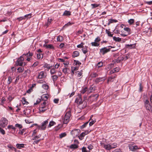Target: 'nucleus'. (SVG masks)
<instances>
[{"instance_id":"nucleus-1","label":"nucleus","mask_w":152,"mask_h":152,"mask_svg":"<svg viewBox=\"0 0 152 152\" xmlns=\"http://www.w3.org/2000/svg\"><path fill=\"white\" fill-rule=\"evenodd\" d=\"M103 148L107 150H110L111 149L116 148L117 146V144L115 143H114L111 144H102Z\"/></svg>"},{"instance_id":"nucleus-2","label":"nucleus","mask_w":152,"mask_h":152,"mask_svg":"<svg viewBox=\"0 0 152 152\" xmlns=\"http://www.w3.org/2000/svg\"><path fill=\"white\" fill-rule=\"evenodd\" d=\"M71 116V113L70 111H68L66 113L63 118V123L67 124L70 120V118Z\"/></svg>"},{"instance_id":"nucleus-3","label":"nucleus","mask_w":152,"mask_h":152,"mask_svg":"<svg viewBox=\"0 0 152 152\" xmlns=\"http://www.w3.org/2000/svg\"><path fill=\"white\" fill-rule=\"evenodd\" d=\"M111 46H109L107 47H105L102 48L100 50V53L103 55L110 51V49L113 48Z\"/></svg>"},{"instance_id":"nucleus-4","label":"nucleus","mask_w":152,"mask_h":152,"mask_svg":"<svg viewBox=\"0 0 152 152\" xmlns=\"http://www.w3.org/2000/svg\"><path fill=\"white\" fill-rule=\"evenodd\" d=\"M144 103L145 109L150 112H152V106L150 104L149 101L148 99L145 100L144 101Z\"/></svg>"},{"instance_id":"nucleus-5","label":"nucleus","mask_w":152,"mask_h":152,"mask_svg":"<svg viewBox=\"0 0 152 152\" xmlns=\"http://www.w3.org/2000/svg\"><path fill=\"white\" fill-rule=\"evenodd\" d=\"M23 56H23V55L21 56L20 58L18 59L16 62V64L17 66H22L25 65L23 62L24 59L23 57Z\"/></svg>"},{"instance_id":"nucleus-6","label":"nucleus","mask_w":152,"mask_h":152,"mask_svg":"<svg viewBox=\"0 0 152 152\" xmlns=\"http://www.w3.org/2000/svg\"><path fill=\"white\" fill-rule=\"evenodd\" d=\"M8 122V120L6 118L2 117L0 120V126L2 127H4L7 124Z\"/></svg>"},{"instance_id":"nucleus-7","label":"nucleus","mask_w":152,"mask_h":152,"mask_svg":"<svg viewBox=\"0 0 152 152\" xmlns=\"http://www.w3.org/2000/svg\"><path fill=\"white\" fill-rule=\"evenodd\" d=\"M48 124V121L47 120L44 121L42 122L41 125L38 126L39 129L42 130H45L46 129L47 125Z\"/></svg>"},{"instance_id":"nucleus-8","label":"nucleus","mask_w":152,"mask_h":152,"mask_svg":"<svg viewBox=\"0 0 152 152\" xmlns=\"http://www.w3.org/2000/svg\"><path fill=\"white\" fill-rule=\"evenodd\" d=\"M129 148L130 150L132 151H134L137 149L140 148V147H138L137 145L131 144L129 145Z\"/></svg>"},{"instance_id":"nucleus-9","label":"nucleus","mask_w":152,"mask_h":152,"mask_svg":"<svg viewBox=\"0 0 152 152\" xmlns=\"http://www.w3.org/2000/svg\"><path fill=\"white\" fill-rule=\"evenodd\" d=\"M75 102L77 104H80L83 103L81 95H79L75 100Z\"/></svg>"},{"instance_id":"nucleus-10","label":"nucleus","mask_w":152,"mask_h":152,"mask_svg":"<svg viewBox=\"0 0 152 152\" xmlns=\"http://www.w3.org/2000/svg\"><path fill=\"white\" fill-rule=\"evenodd\" d=\"M86 92L87 94L89 93V91L88 90V87H83L82 88V89L80 91V94H84Z\"/></svg>"},{"instance_id":"nucleus-11","label":"nucleus","mask_w":152,"mask_h":152,"mask_svg":"<svg viewBox=\"0 0 152 152\" xmlns=\"http://www.w3.org/2000/svg\"><path fill=\"white\" fill-rule=\"evenodd\" d=\"M43 46L44 47H45L46 48L49 49H54V48L53 45L51 44H44L43 45Z\"/></svg>"},{"instance_id":"nucleus-12","label":"nucleus","mask_w":152,"mask_h":152,"mask_svg":"<svg viewBox=\"0 0 152 152\" xmlns=\"http://www.w3.org/2000/svg\"><path fill=\"white\" fill-rule=\"evenodd\" d=\"M135 44H126L125 45V47L127 48L132 49L134 48L135 47Z\"/></svg>"},{"instance_id":"nucleus-13","label":"nucleus","mask_w":152,"mask_h":152,"mask_svg":"<svg viewBox=\"0 0 152 152\" xmlns=\"http://www.w3.org/2000/svg\"><path fill=\"white\" fill-rule=\"evenodd\" d=\"M86 135V132H83L78 136V137L80 140H82L83 139L84 137Z\"/></svg>"},{"instance_id":"nucleus-14","label":"nucleus","mask_w":152,"mask_h":152,"mask_svg":"<svg viewBox=\"0 0 152 152\" xmlns=\"http://www.w3.org/2000/svg\"><path fill=\"white\" fill-rule=\"evenodd\" d=\"M44 77V72L43 71L40 72L39 73V75L38 76V78L39 79H42Z\"/></svg>"},{"instance_id":"nucleus-15","label":"nucleus","mask_w":152,"mask_h":152,"mask_svg":"<svg viewBox=\"0 0 152 152\" xmlns=\"http://www.w3.org/2000/svg\"><path fill=\"white\" fill-rule=\"evenodd\" d=\"M79 55V53L78 51H75L73 52L72 54L73 57H75L78 56Z\"/></svg>"},{"instance_id":"nucleus-16","label":"nucleus","mask_w":152,"mask_h":152,"mask_svg":"<svg viewBox=\"0 0 152 152\" xmlns=\"http://www.w3.org/2000/svg\"><path fill=\"white\" fill-rule=\"evenodd\" d=\"M33 55V53H31L30 51H28V52L27 53H24L23 54V56H29L30 57H31Z\"/></svg>"},{"instance_id":"nucleus-17","label":"nucleus","mask_w":152,"mask_h":152,"mask_svg":"<svg viewBox=\"0 0 152 152\" xmlns=\"http://www.w3.org/2000/svg\"><path fill=\"white\" fill-rule=\"evenodd\" d=\"M16 146L18 149H21L24 147V144H17Z\"/></svg>"},{"instance_id":"nucleus-18","label":"nucleus","mask_w":152,"mask_h":152,"mask_svg":"<svg viewBox=\"0 0 152 152\" xmlns=\"http://www.w3.org/2000/svg\"><path fill=\"white\" fill-rule=\"evenodd\" d=\"M103 78L102 77H99L96 78L95 80V82L96 83H98L99 82L104 80L103 79Z\"/></svg>"},{"instance_id":"nucleus-19","label":"nucleus","mask_w":152,"mask_h":152,"mask_svg":"<svg viewBox=\"0 0 152 152\" xmlns=\"http://www.w3.org/2000/svg\"><path fill=\"white\" fill-rule=\"evenodd\" d=\"M48 109V107H40L39 108V110L40 111L44 112L46 110Z\"/></svg>"},{"instance_id":"nucleus-20","label":"nucleus","mask_w":152,"mask_h":152,"mask_svg":"<svg viewBox=\"0 0 152 152\" xmlns=\"http://www.w3.org/2000/svg\"><path fill=\"white\" fill-rule=\"evenodd\" d=\"M88 47L85 46V47H84L82 49V52L83 53L85 54L88 52V50H87V48Z\"/></svg>"},{"instance_id":"nucleus-21","label":"nucleus","mask_w":152,"mask_h":152,"mask_svg":"<svg viewBox=\"0 0 152 152\" xmlns=\"http://www.w3.org/2000/svg\"><path fill=\"white\" fill-rule=\"evenodd\" d=\"M106 33L107 34L108 36L109 37H112L113 33V32H111L110 31H108L107 29L105 30Z\"/></svg>"},{"instance_id":"nucleus-22","label":"nucleus","mask_w":152,"mask_h":152,"mask_svg":"<svg viewBox=\"0 0 152 152\" xmlns=\"http://www.w3.org/2000/svg\"><path fill=\"white\" fill-rule=\"evenodd\" d=\"M71 15V12L70 11L67 10H65L63 14V15H66V16H68V15Z\"/></svg>"},{"instance_id":"nucleus-23","label":"nucleus","mask_w":152,"mask_h":152,"mask_svg":"<svg viewBox=\"0 0 152 152\" xmlns=\"http://www.w3.org/2000/svg\"><path fill=\"white\" fill-rule=\"evenodd\" d=\"M56 124V122L53 121H50L49 123V125L48 126V127H50L51 126L54 125Z\"/></svg>"},{"instance_id":"nucleus-24","label":"nucleus","mask_w":152,"mask_h":152,"mask_svg":"<svg viewBox=\"0 0 152 152\" xmlns=\"http://www.w3.org/2000/svg\"><path fill=\"white\" fill-rule=\"evenodd\" d=\"M113 39L116 41L119 42L121 41V38L119 37H113Z\"/></svg>"},{"instance_id":"nucleus-25","label":"nucleus","mask_w":152,"mask_h":152,"mask_svg":"<svg viewBox=\"0 0 152 152\" xmlns=\"http://www.w3.org/2000/svg\"><path fill=\"white\" fill-rule=\"evenodd\" d=\"M130 54H127L126 56H125L124 57H123L122 59L125 60H126L130 57Z\"/></svg>"},{"instance_id":"nucleus-26","label":"nucleus","mask_w":152,"mask_h":152,"mask_svg":"<svg viewBox=\"0 0 152 152\" xmlns=\"http://www.w3.org/2000/svg\"><path fill=\"white\" fill-rule=\"evenodd\" d=\"M66 134L65 132H64L61 133L59 135V137L60 138H62L63 137L66 136Z\"/></svg>"},{"instance_id":"nucleus-27","label":"nucleus","mask_w":152,"mask_h":152,"mask_svg":"<svg viewBox=\"0 0 152 152\" xmlns=\"http://www.w3.org/2000/svg\"><path fill=\"white\" fill-rule=\"evenodd\" d=\"M98 74L95 72H93L91 75V77L92 78H95L98 76Z\"/></svg>"},{"instance_id":"nucleus-28","label":"nucleus","mask_w":152,"mask_h":152,"mask_svg":"<svg viewBox=\"0 0 152 152\" xmlns=\"http://www.w3.org/2000/svg\"><path fill=\"white\" fill-rule=\"evenodd\" d=\"M64 39L63 37L62 36H59L58 37L57 40L58 41L62 42Z\"/></svg>"},{"instance_id":"nucleus-29","label":"nucleus","mask_w":152,"mask_h":152,"mask_svg":"<svg viewBox=\"0 0 152 152\" xmlns=\"http://www.w3.org/2000/svg\"><path fill=\"white\" fill-rule=\"evenodd\" d=\"M124 30L127 32V34H130V28L129 27H125L124 28Z\"/></svg>"},{"instance_id":"nucleus-30","label":"nucleus","mask_w":152,"mask_h":152,"mask_svg":"<svg viewBox=\"0 0 152 152\" xmlns=\"http://www.w3.org/2000/svg\"><path fill=\"white\" fill-rule=\"evenodd\" d=\"M7 128L9 129H12L15 132L16 129L15 127H14L13 125H9L8 126Z\"/></svg>"},{"instance_id":"nucleus-31","label":"nucleus","mask_w":152,"mask_h":152,"mask_svg":"<svg viewBox=\"0 0 152 152\" xmlns=\"http://www.w3.org/2000/svg\"><path fill=\"white\" fill-rule=\"evenodd\" d=\"M91 44L92 46H94L98 47L99 45V43H97V42L95 41L94 42H92L91 43Z\"/></svg>"},{"instance_id":"nucleus-32","label":"nucleus","mask_w":152,"mask_h":152,"mask_svg":"<svg viewBox=\"0 0 152 152\" xmlns=\"http://www.w3.org/2000/svg\"><path fill=\"white\" fill-rule=\"evenodd\" d=\"M45 68H47L48 69H50L52 67V66H50L49 64H46L43 66Z\"/></svg>"},{"instance_id":"nucleus-33","label":"nucleus","mask_w":152,"mask_h":152,"mask_svg":"<svg viewBox=\"0 0 152 152\" xmlns=\"http://www.w3.org/2000/svg\"><path fill=\"white\" fill-rule=\"evenodd\" d=\"M74 132V133L75 134V132H77V134H79L80 132V131L79 129H74L73 130H72L71 132V133H72L73 132Z\"/></svg>"},{"instance_id":"nucleus-34","label":"nucleus","mask_w":152,"mask_h":152,"mask_svg":"<svg viewBox=\"0 0 152 152\" xmlns=\"http://www.w3.org/2000/svg\"><path fill=\"white\" fill-rule=\"evenodd\" d=\"M78 146L76 144H72L70 146L71 148L76 149L78 148Z\"/></svg>"},{"instance_id":"nucleus-35","label":"nucleus","mask_w":152,"mask_h":152,"mask_svg":"<svg viewBox=\"0 0 152 152\" xmlns=\"http://www.w3.org/2000/svg\"><path fill=\"white\" fill-rule=\"evenodd\" d=\"M88 121L86 122L83 125H82L80 126V129H83L86 126L88 125Z\"/></svg>"},{"instance_id":"nucleus-36","label":"nucleus","mask_w":152,"mask_h":152,"mask_svg":"<svg viewBox=\"0 0 152 152\" xmlns=\"http://www.w3.org/2000/svg\"><path fill=\"white\" fill-rule=\"evenodd\" d=\"M74 23H73L70 22H69L66 24H65V25L64 26V28H66L69 26L71 25H72Z\"/></svg>"},{"instance_id":"nucleus-37","label":"nucleus","mask_w":152,"mask_h":152,"mask_svg":"<svg viewBox=\"0 0 152 152\" xmlns=\"http://www.w3.org/2000/svg\"><path fill=\"white\" fill-rule=\"evenodd\" d=\"M32 15V14L31 13H29V14L25 15L24 17H25V19L26 18H27V19H28V18H31V17Z\"/></svg>"},{"instance_id":"nucleus-38","label":"nucleus","mask_w":152,"mask_h":152,"mask_svg":"<svg viewBox=\"0 0 152 152\" xmlns=\"http://www.w3.org/2000/svg\"><path fill=\"white\" fill-rule=\"evenodd\" d=\"M22 102L23 103V104H27L28 103V102L26 101V99L24 98L23 97L22 98Z\"/></svg>"},{"instance_id":"nucleus-39","label":"nucleus","mask_w":152,"mask_h":152,"mask_svg":"<svg viewBox=\"0 0 152 152\" xmlns=\"http://www.w3.org/2000/svg\"><path fill=\"white\" fill-rule=\"evenodd\" d=\"M134 20L133 19H131L128 21V22L130 25H132L134 22Z\"/></svg>"},{"instance_id":"nucleus-40","label":"nucleus","mask_w":152,"mask_h":152,"mask_svg":"<svg viewBox=\"0 0 152 152\" xmlns=\"http://www.w3.org/2000/svg\"><path fill=\"white\" fill-rule=\"evenodd\" d=\"M74 64L76 65H80L81 64V63L78 61L74 60Z\"/></svg>"},{"instance_id":"nucleus-41","label":"nucleus","mask_w":152,"mask_h":152,"mask_svg":"<svg viewBox=\"0 0 152 152\" xmlns=\"http://www.w3.org/2000/svg\"><path fill=\"white\" fill-rule=\"evenodd\" d=\"M84 43L82 42L80 44L78 45L77 46V47L80 48H83L84 47L83 46Z\"/></svg>"},{"instance_id":"nucleus-42","label":"nucleus","mask_w":152,"mask_h":152,"mask_svg":"<svg viewBox=\"0 0 152 152\" xmlns=\"http://www.w3.org/2000/svg\"><path fill=\"white\" fill-rule=\"evenodd\" d=\"M99 4H91V5L92 6V8L97 7L99 6Z\"/></svg>"},{"instance_id":"nucleus-43","label":"nucleus","mask_w":152,"mask_h":152,"mask_svg":"<svg viewBox=\"0 0 152 152\" xmlns=\"http://www.w3.org/2000/svg\"><path fill=\"white\" fill-rule=\"evenodd\" d=\"M42 87L45 89L47 90L48 88V86L46 84H43L42 86Z\"/></svg>"},{"instance_id":"nucleus-44","label":"nucleus","mask_w":152,"mask_h":152,"mask_svg":"<svg viewBox=\"0 0 152 152\" xmlns=\"http://www.w3.org/2000/svg\"><path fill=\"white\" fill-rule=\"evenodd\" d=\"M52 79L54 82L55 81L57 80V78H58V76L57 75H53L52 76Z\"/></svg>"},{"instance_id":"nucleus-45","label":"nucleus","mask_w":152,"mask_h":152,"mask_svg":"<svg viewBox=\"0 0 152 152\" xmlns=\"http://www.w3.org/2000/svg\"><path fill=\"white\" fill-rule=\"evenodd\" d=\"M122 58L121 57H118L116 60L115 61L117 63H119L121 62V60H122Z\"/></svg>"},{"instance_id":"nucleus-46","label":"nucleus","mask_w":152,"mask_h":152,"mask_svg":"<svg viewBox=\"0 0 152 152\" xmlns=\"http://www.w3.org/2000/svg\"><path fill=\"white\" fill-rule=\"evenodd\" d=\"M82 152H90V151H87L86 147H83L82 149Z\"/></svg>"},{"instance_id":"nucleus-47","label":"nucleus","mask_w":152,"mask_h":152,"mask_svg":"<svg viewBox=\"0 0 152 152\" xmlns=\"http://www.w3.org/2000/svg\"><path fill=\"white\" fill-rule=\"evenodd\" d=\"M16 19L18 20L19 21H20L23 20H25V17L24 16L20 17L19 18H18Z\"/></svg>"},{"instance_id":"nucleus-48","label":"nucleus","mask_w":152,"mask_h":152,"mask_svg":"<svg viewBox=\"0 0 152 152\" xmlns=\"http://www.w3.org/2000/svg\"><path fill=\"white\" fill-rule=\"evenodd\" d=\"M12 81V79L11 78V77L10 76L8 77V81H7V83L8 84H10Z\"/></svg>"},{"instance_id":"nucleus-49","label":"nucleus","mask_w":152,"mask_h":152,"mask_svg":"<svg viewBox=\"0 0 152 152\" xmlns=\"http://www.w3.org/2000/svg\"><path fill=\"white\" fill-rule=\"evenodd\" d=\"M56 73L55 69L54 68H52L50 70V73L51 75L53 74Z\"/></svg>"},{"instance_id":"nucleus-50","label":"nucleus","mask_w":152,"mask_h":152,"mask_svg":"<svg viewBox=\"0 0 152 152\" xmlns=\"http://www.w3.org/2000/svg\"><path fill=\"white\" fill-rule=\"evenodd\" d=\"M103 65V63L101 62H99L97 64L98 68H99L102 66Z\"/></svg>"},{"instance_id":"nucleus-51","label":"nucleus","mask_w":152,"mask_h":152,"mask_svg":"<svg viewBox=\"0 0 152 152\" xmlns=\"http://www.w3.org/2000/svg\"><path fill=\"white\" fill-rule=\"evenodd\" d=\"M15 126L16 127H18L19 129H21L22 128V126L21 124H15Z\"/></svg>"},{"instance_id":"nucleus-52","label":"nucleus","mask_w":152,"mask_h":152,"mask_svg":"<svg viewBox=\"0 0 152 152\" xmlns=\"http://www.w3.org/2000/svg\"><path fill=\"white\" fill-rule=\"evenodd\" d=\"M95 122H96L95 120H92V121L91 122H90L89 123V125L90 126H92Z\"/></svg>"},{"instance_id":"nucleus-53","label":"nucleus","mask_w":152,"mask_h":152,"mask_svg":"<svg viewBox=\"0 0 152 152\" xmlns=\"http://www.w3.org/2000/svg\"><path fill=\"white\" fill-rule=\"evenodd\" d=\"M68 69L67 68H65L63 69L62 71L64 73L66 74L67 73V70Z\"/></svg>"},{"instance_id":"nucleus-54","label":"nucleus","mask_w":152,"mask_h":152,"mask_svg":"<svg viewBox=\"0 0 152 152\" xmlns=\"http://www.w3.org/2000/svg\"><path fill=\"white\" fill-rule=\"evenodd\" d=\"M39 64V62L38 61H36L35 62L34 64L32 65V67H35L37 66Z\"/></svg>"},{"instance_id":"nucleus-55","label":"nucleus","mask_w":152,"mask_h":152,"mask_svg":"<svg viewBox=\"0 0 152 152\" xmlns=\"http://www.w3.org/2000/svg\"><path fill=\"white\" fill-rule=\"evenodd\" d=\"M114 71H115V72H118L120 70V69L118 67H116L113 69Z\"/></svg>"},{"instance_id":"nucleus-56","label":"nucleus","mask_w":152,"mask_h":152,"mask_svg":"<svg viewBox=\"0 0 152 152\" xmlns=\"http://www.w3.org/2000/svg\"><path fill=\"white\" fill-rule=\"evenodd\" d=\"M87 148L89 149V150L90 151V150H91L93 148V146L91 144H90L88 146Z\"/></svg>"},{"instance_id":"nucleus-57","label":"nucleus","mask_w":152,"mask_h":152,"mask_svg":"<svg viewBox=\"0 0 152 152\" xmlns=\"http://www.w3.org/2000/svg\"><path fill=\"white\" fill-rule=\"evenodd\" d=\"M83 32V31L82 30H80L77 31L76 33L77 35H78L80 34H81Z\"/></svg>"},{"instance_id":"nucleus-58","label":"nucleus","mask_w":152,"mask_h":152,"mask_svg":"<svg viewBox=\"0 0 152 152\" xmlns=\"http://www.w3.org/2000/svg\"><path fill=\"white\" fill-rule=\"evenodd\" d=\"M0 132L1 133L3 134H5V132L4 130L1 127H0Z\"/></svg>"},{"instance_id":"nucleus-59","label":"nucleus","mask_w":152,"mask_h":152,"mask_svg":"<svg viewBox=\"0 0 152 152\" xmlns=\"http://www.w3.org/2000/svg\"><path fill=\"white\" fill-rule=\"evenodd\" d=\"M24 132V129L22 130L20 129L19 132V134H20L21 135H23Z\"/></svg>"},{"instance_id":"nucleus-60","label":"nucleus","mask_w":152,"mask_h":152,"mask_svg":"<svg viewBox=\"0 0 152 152\" xmlns=\"http://www.w3.org/2000/svg\"><path fill=\"white\" fill-rule=\"evenodd\" d=\"M41 139H39L37 140L34 141L33 142V144L35 145V144H38L39 142L41 140Z\"/></svg>"},{"instance_id":"nucleus-61","label":"nucleus","mask_w":152,"mask_h":152,"mask_svg":"<svg viewBox=\"0 0 152 152\" xmlns=\"http://www.w3.org/2000/svg\"><path fill=\"white\" fill-rule=\"evenodd\" d=\"M53 20L52 19H49V18H48L47 22V25H49L50 23V22L51 21H52Z\"/></svg>"},{"instance_id":"nucleus-62","label":"nucleus","mask_w":152,"mask_h":152,"mask_svg":"<svg viewBox=\"0 0 152 152\" xmlns=\"http://www.w3.org/2000/svg\"><path fill=\"white\" fill-rule=\"evenodd\" d=\"M19 73L22 72L23 71V70L22 69L21 67H20L17 69Z\"/></svg>"},{"instance_id":"nucleus-63","label":"nucleus","mask_w":152,"mask_h":152,"mask_svg":"<svg viewBox=\"0 0 152 152\" xmlns=\"http://www.w3.org/2000/svg\"><path fill=\"white\" fill-rule=\"evenodd\" d=\"M101 39L99 37H97L96 38L95 40V41L96 42H99L100 41Z\"/></svg>"},{"instance_id":"nucleus-64","label":"nucleus","mask_w":152,"mask_h":152,"mask_svg":"<svg viewBox=\"0 0 152 152\" xmlns=\"http://www.w3.org/2000/svg\"><path fill=\"white\" fill-rule=\"evenodd\" d=\"M113 152H121V151L120 149H117L115 150Z\"/></svg>"}]
</instances>
